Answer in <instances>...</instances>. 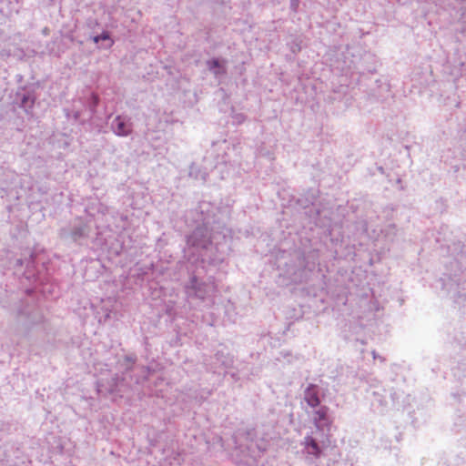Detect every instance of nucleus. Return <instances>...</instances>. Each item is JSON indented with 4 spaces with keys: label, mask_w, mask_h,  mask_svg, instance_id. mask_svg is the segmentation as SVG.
I'll list each match as a JSON object with an SVG mask.
<instances>
[{
    "label": "nucleus",
    "mask_w": 466,
    "mask_h": 466,
    "mask_svg": "<svg viewBox=\"0 0 466 466\" xmlns=\"http://www.w3.org/2000/svg\"><path fill=\"white\" fill-rule=\"evenodd\" d=\"M328 410L327 407L322 406L314 412V422L318 429L327 427L329 430L331 421L328 418Z\"/></svg>",
    "instance_id": "1"
},
{
    "label": "nucleus",
    "mask_w": 466,
    "mask_h": 466,
    "mask_svg": "<svg viewBox=\"0 0 466 466\" xmlns=\"http://www.w3.org/2000/svg\"><path fill=\"white\" fill-rule=\"evenodd\" d=\"M305 400L310 407H317L320 400L315 386L310 385L305 391Z\"/></svg>",
    "instance_id": "2"
},
{
    "label": "nucleus",
    "mask_w": 466,
    "mask_h": 466,
    "mask_svg": "<svg viewBox=\"0 0 466 466\" xmlns=\"http://www.w3.org/2000/svg\"><path fill=\"white\" fill-rule=\"evenodd\" d=\"M116 133L118 136H127L131 132L130 127L125 123L121 117H116Z\"/></svg>",
    "instance_id": "3"
},
{
    "label": "nucleus",
    "mask_w": 466,
    "mask_h": 466,
    "mask_svg": "<svg viewBox=\"0 0 466 466\" xmlns=\"http://www.w3.org/2000/svg\"><path fill=\"white\" fill-rule=\"evenodd\" d=\"M306 445L309 449V452L315 455L316 457L319 456L320 449L317 443V441L312 437H306L305 439Z\"/></svg>",
    "instance_id": "4"
},
{
    "label": "nucleus",
    "mask_w": 466,
    "mask_h": 466,
    "mask_svg": "<svg viewBox=\"0 0 466 466\" xmlns=\"http://www.w3.org/2000/svg\"><path fill=\"white\" fill-rule=\"evenodd\" d=\"M208 65H209V68L211 70H214L215 74L220 73L219 70L222 66L220 65V62L218 59H212L211 61L208 62Z\"/></svg>",
    "instance_id": "5"
},
{
    "label": "nucleus",
    "mask_w": 466,
    "mask_h": 466,
    "mask_svg": "<svg viewBox=\"0 0 466 466\" xmlns=\"http://www.w3.org/2000/svg\"><path fill=\"white\" fill-rule=\"evenodd\" d=\"M106 39H109V35L107 33H103L102 35L96 36L94 38V41L96 43H97L99 40H106Z\"/></svg>",
    "instance_id": "6"
}]
</instances>
